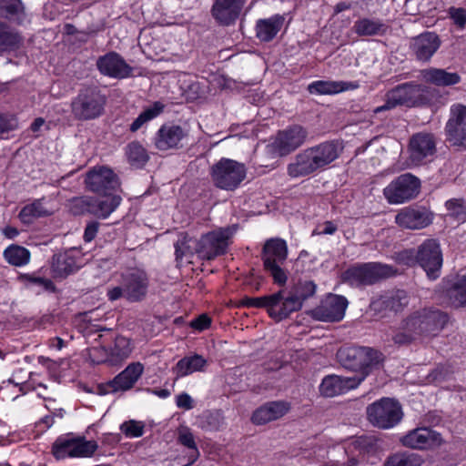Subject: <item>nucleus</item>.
<instances>
[{"instance_id": "1", "label": "nucleus", "mask_w": 466, "mask_h": 466, "mask_svg": "<svg viewBox=\"0 0 466 466\" xmlns=\"http://www.w3.org/2000/svg\"><path fill=\"white\" fill-rule=\"evenodd\" d=\"M337 358L340 365L356 374L350 378L366 377L383 367L385 357L382 352L369 347H347L339 350Z\"/></svg>"}, {"instance_id": "2", "label": "nucleus", "mask_w": 466, "mask_h": 466, "mask_svg": "<svg viewBox=\"0 0 466 466\" xmlns=\"http://www.w3.org/2000/svg\"><path fill=\"white\" fill-rule=\"evenodd\" d=\"M435 91L434 88L413 82L399 85L386 94L384 105L376 107L374 113L390 110L398 106L413 107L431 105L434 101Z\"/></svg>"}, {"instance_id": "3", "label": "nucleus", "mask_w": 466, "mask_h": 466, "mask_svg": "<svg viewBox=\"0 0 466 466\" xmlns=\"http://www.w3.org/2000/svg\"><path fill=\"white\" fill-rule=\"evenodd\" d=\"M398 274V268L391 265L380 262L357 263L343 271L341 279L351 287L360 288L374 285Z\"/></svg>"}, {"instance_id": "4", "label": "nucleus", "mask_w": 466, "mask_h": 466, "mask_svg": "<svg viewBox=\"0 0 466 466\" xmlns=\"http://www.w3.org/2000/svg\"><path fill=\"white\" fill-rule=\"evenodd\" d=\"M106 101V96L98 86H83L71 101V114L78 121L96 119L105 113Z\"/></svg>"}, {"instance_id": "5", "label": "nucleus", "mask_w": 466, "mask_h": 466, "mask_svg": "<svg viewBox=\"0 0 466 466\" xmlns=\"http://www.w3.org/2000/svg\"><path fill=\"white\" fill-rule=\"evenodd\" d=\"M148 276L139 268H131L120 275L119 285L107 289L110 301L125 298L129 302L142 301L147 294Z\"/></svg>"}, {"instance_id": "6", "label": "nucleus", "mask_w": 466, "mask_h": 466, "mask_svg": "<svg viewBox=\"0 0 466 466\" xmlns=\"http://www.w3.org/2000/svg\"><path fill=\"white\" fill-rule=\"evenodd\" d=\"M420 339L437 336L449 322V315L434 307L415 310L407 316Z\"/></svg>"}, {"instance_id": "7", "label": "nucleus", "mask_w": 466, "mask_h": 466, "mask_svg": "<svg viewBox=\"0 0 466 466\" xmlns=\"http://www.w3.org/2000/svg\"><path fill=\"white\" fill-rule=\"evenodd\" d=\"M287 257L288 246L285 240L270 238L264 244L261 255L264 268L279 286H284L288 280V275L282 268Z\"/></svg>"}, {"instance_id": "8", "label": "nucleus", "mask_w": 466, "mask_h": 466, "mask_svg": "<svg viewBox=\"0 0 466 466\" xmlns=\"http://www.w3.org/2000/svg\"><path fill=\"white\" fill-rule=\"evenodd\" d=\"M210 177L215 187L219 189L233 191L245 179V165L236 160L222 157L210 167Z\"/></svg>"}, {"instance_id": "9", "label": "nucleus", "mask_w": 466, "mask_h": 466, "mask_svg": "<svg viewBox=\"0 0 466 466\" xmlns=\"http://www.w3.org/2000/svg\"><path fill=\"white\" fill-rule=\"evenodd\" d=\"M237 226L220 228L201 236L197 242L196 253L202 259L213 260L227 253Z\"/></svg>"}, {"instance_id": "10", "label": "nucleus", "mask_w": 466, "mask_h": 466, "mask_svg": "<svg viewBox=\"0 0 466 466\" xmlns=\"http://www.w3.org/2000/svg\"><path fill=\"white\" fill-rule=\"evenodd\" d=\"M366 414L371 425L383 430L396 426L403 416L399 401L390 398H381L368 405Z\"/></svg>"}, {"instance_id": "11", "label": "nucleus", "mask_w": 466, "mask_h": 466, "mask_svg": "<svg viewBox=\"0 0 466 466\" xmlns=\"http://www.w3.org/2000/svg\"><path fill=\"white\" fill-rule=\"evenodd\" d=\"M95 441H86L85 437H75L73 434L58 437L52 446V453L57 460L66 457H91L97 450Z\"/></svg>"}, {"instance_id": "12", "label": "nucleus", "mask_w": 466, "mask_h": 466, "mask_svg": "<svg viewBox=\"0 0 466 466\" xmlns=\"http://www.w3.org/2000/svg\"><path fill=\"white\" fill-rule=\"evenodd\" d=\"M317 285L311 280H299L289 289L279 290L283 319L301 309L303 302L316 293Z\"/></svg>"}, {"instance_id": "13", "label": "nucleus", "mask_w": 466, "mask_h": 466, "mask_svg": "<svg viewBox=\"0 0 466 466\" xmlns=\"http://www.w3.org/2000/svg\"><path fill=\"white\" fill-rule=\"evenodd\" d=\"M420 188V179L410 173H405L392 180L383 190L390 204L409 201L418 196Z\"/></svg>"}, {"instance_id": "14", "label": "nucleus", "mask_w": 466, "mask_h": 466, "mask_svg": "<svg viewBox=\"0 0 466 466\" xmlns=\"http://www.w3.org/2000/svg\"><path fill=\"white\" fill-rule=\"evenodd\" d=\"M101 198H81L75 200L77 213H89L99 218H106L120 205L121 197L115 194H100Z\"/></svg>"}, {"instance_id": "15", "label": "nucleus", "mask_w": 466, "mask_h": 466, "mask_svg": "<svg viewBox=\"0 0 466 466\" xmlns=\"http://www.w3.org/2000/svg\"><path fill=\"white\" fill-rule=\"evenodd\" d=\"M417 263L424 269L429 279L434 280L441 275L442 253L437 240L429 238L416 250Z\"/></svg>"}, {"instance_id": "16", "label": "nucleus", "mask_w": 466, "mask_h": 466, "mask_svg": "<svg viewBox=\"0 0 466 466\" xmlns=\"http://www.w3.org/2000/svg\"><path fill=\"white\" fill-rule=\"evenodd\" d=\"M446 141L452 147L466 149V106H451L445 126Z\"/></svg>"}, {"instance_id": "17", "label": "nucleus", "mask_w": 466, "mask_h": 466, "mask_svg": "<svg viewBox=\"0 0 466 466\" xmlns=\"http://www.w3.org/2000/svg\"><path fill=\"white\" fill-rule=\"evenodd\" d=\"M348 299L341 296L329 293L320 304L310 311V316L319 321H340L348 307Z\"/></svg>"}, {"instance_id": "18", "label": "nucleus", "mask_w": 466, "mask_h": 466, "mask_svg": "<svg viewBox=\"0 0 466 466\" xmlns=\"http://www.w3.org/2000/svg\"><path fill=\"white\" fill-rule=\"evenodd\" d=\"M86 187L98 195L116 192L120 187L116 174L109 167H94L86 174Z\"/></svg>"}, {"instance_id": "19", "label": "nucleus", "mask_w": 466, "mask_h": 466, "mask_svg": "<svg viewBox=\"0 0 466 466\" xmlns=\"http://www.w3.org/2000/svg\"><path fill=\"white\" fill-rule=\"evenodd\" d=\"M308 135V130L302 126L292 125L277 133L272 146L279 156H287L301 147Z\"/></svg>"}, {"instance_id": "20", "label": "nucleus", "mask_w": 466, "mask_h": 466, "mask_svg": "<svg viewBox=\"0 0 466 466\" xmlns=\"http://www.w3.org/2000/svg\"><path fill=\"white\" fill-rule=\"evenodd\" d=\"M434 215L426 207L410 205L401 208L395 217V222L407 229H422L432 223Z\"/></svg>"}, {"instance_id": "21", "label": "nucleus", "mask_w": 466, "mask_h": 466, "mask_svg": "<svg viewBox=\"0 0 466 466\" xmlns=\"http://www.w3.org/2000/svg\"><path fill=\"white\" fill-rule=\"evenodd\" d=\"M410 160L414 166H420L431 161L436 153V140L432 134H414L409 144Z\"/></svg>"}, {"instance_id": "22", "label": "nucleus", "mask_w": 466, "mask_h": 466, "mask_svg": "<svg viewBox=\"0 0 466 466\" xmlns=\"http://www.w3.org/2000/svg\"><path fill=\"white\" fill-rule=\"evenodd\" d=\"M441 45V40L434 32H424L410 41L412 56L420 62H429Z\"/></svg>"}, {"instance_id": "23", "label": "nucleus", "mask_w": 466, "mask_h": 466, "mask_svg": "<svg viewBox=\"0 0 466 466\" xmlns=\"http://www.w3.org/2000/svg\"><path fill=\"white\" fill-rule=\"evenodd\" d=\"M99 72L106 76L123 79L132 75L133 68L116 52H109L96 61Z\"/></svg>"}, {"instance_id": "24", "label": "nucleus", "mask_w": 466, "mask_h": 466, "mask_svg": "<svg viewBox=\"0 0 466 466\" xmlns=\"http://www.w3.org/2000/svg\"><path fill=\"white\" fill-rule=\"evenodd\" d=\"M362 381L363 377L359 379L336 374L328 375L323 378L319 385V392L324 397H335L356 389Z\"/></svg>"}, {"instance_id": "25", "label": "nucleus", "mask_w": 466, "mask_h": 466, "mask_svg": "<svg viewBox=\"0 0 466 466\" xmlns=\"http://www.w3.org/2000/svg\"><path fill=\"white\" fill-rule=\"evenodd\" d=\"M187 137V132L177 125L165 124L157 130L154 144L158 150L177 149L183 147L182 140Z\"/></svg>"}, {"instance_id": "26", "label": "nucleus", "mask_w": 466, "mask_h": 466, "mask_svg": "<svg viewBox=\"0 0 466 466\" xmlns=\"http://www.w3.org/2000/svg\"><path fill=\"white\" fill-rule=\"evenodd\" d=\"M401 442L406 447L423 450L440 446L441 437L440 433L429 428H418L403 436Z\"/></svg>"}, {"instance_id": "27", "label": "nucleus", "mask_w": 466, "mask_h": 466, "mask_svg": "<svg viewBox=\"0 0 466 466\" xmlns=\"http://www.w3.org/2000/svg\"><path fill=\"white\" fill-rule=\"evenodd\" d=\"M409 304V296L405 290L397 289L387 291L374 299L370 309L375 312L401 311Z\"/></svg>"}, {"instance_id": "28", "label": "nucleus", "mask_w": 466, "mask_h": 466, "mask_svg": "<svg viewBox=\"0 0 466 466\" xmlns=\"http://www.w3.org/2000/svg\"><path fill=\"white\" fill-rule=\"evenodd\" d=\"M245 0H215L211 13L222 25H229L238 17Z\"/></svg>"}, {"instance_id": "29", "label": "nucleus", "mask_w": 466, "mask_h": 466, "mask_svg": "<svg viewBox=\"0 0 466 466\" xmlns=\"http://www.w3.org/2000/svg\"><path fill=\"white\" fill-rule=\"evenodd\" d=\"M289 410L290 405L287 401H268L253 412L251 420L256 425H264L282 418Z\"/></svg>"}, {"instance_id": "30", "label": "nucleus", "mask_w": 466, "mask_h": 466, "mask_svg": "<svg viewBox=\"0 0 466 466\" xmlns=\"http://www.w3.org/2000/svg\"><path fill=\"white\" fill-rule=\"evenodd\" d=\"M319 169L312 150L309 147L299 153L288 166V174L292 177H305Z\"/></svg>"}, {"instance_id": "31", "label": "nucleus", "mask_w": 466, "mask_h": 466, "mask_svg": "<svg viewBox=\"0 0 466 466\" xmlns=\"http://www.w3.org/2000/svg\"><path fill=\"white\" fill-rule=\"evenodd\" d=\"M143 370L144 367L141 363H131L109 381L107 385L111 388V391L113 392L130 390L140 378Z\"/></svg>"}, {"instance_id": "32", "label": "nucleus", "mask_w": 466, "mask_h": 466, "mask_svg": "<svg viewBox=\"0 0 466 466\" xmlns=\"http://www.w3.org/2000/svg\"><path fill=\"white\" fill-rule=\"evenodd\" d=\"M309 148L312 150L319 169L337 159L342 150L339 143L335 140L326 141Z\"/></svg>"}, {"instance_id": "33", "label": "nucleus", "mask_w": 466, "mask_h": 466, "mask_svg": "<svg viewBox=\"0 0 466 466\" xmlns=\"http://www.w3.org/2000/svg\"><path fill=\"white\" fill-rule=\"evenodd\" d=\"M284 17L279 15H273L267 19H259L256 25V35L263 42L271 41L280 31Z\"/></svg>"}, {"instance_id": "34", "label": "nucleus", "mask_w": 466, "mask_h": 466, "mask_svg": "<svg viewBox=\"0 0 466 466\" xmlns=\"http://www.w3.org/2000/svg\"><path fill=\"white\" fill-rule=\"evenodd\" d=\"M51 268L55 277L65 278L74 273L78 266L72 252L66 251L52 257Z\"/></svg>"}, {"instance_id": "35", "label": "nucleus", "mask_w": 466, "mask_h": 466, "mask_svg": "<svg viewBox=\"0 0 466 466\" xmlns=\"http://www.w3.org/2000/svg\"><path fill=\"white\" fill-rule=\"evenodd\" d=\"M359 85L355 82L323 81L319 80L308 86L310 94L333 95L349 89H356Z\"/></svg>"}, {"instance_id": "36", "label": "nucleus", "mask_w": 466, "mask_h": 466, "mask_svg": "<svg viewBox=\"0 0 466 466\" xmlns=\"http://www.w3.org/2000/svg\"><path fill=\"white\" fill-rule=\"evenodd\" d=\"M424 79L438 86H450L461 82V76L456 72H447L441 68H429L422 72Z\"/></svg>"}, {"instance_id": "37", "label": "nucleus", "mask_w": 466, "mask_h": 466, "mask_svg": "<svg viewBox=\"0 0 466 466\" xmlns=\"http://www.w3.org/2000/svg\"><path fill=\"white\" fill-rule=\"evenodd\" d=\"M387 30L388 25L378 18H360L353 25V31L359 36L383 35Z\"/></svg>"}, {"instance_id": "38", "label": "nucleus", "mask_w": 466, "mask_h": 466, "mask_svg": "<svg viewBox=\"0 0 466 466\" xmlns=\"http://www.w3.org/2000/svg\"><path fill=\"white\" fill-rule=\"evenodd\" d=\"M0 16L17 25L23 24L26 19L24 4L21 0H0Z\"/></svg>"}, {"instance_id": "39", "label": "nucleus", "mask_w": 466, "mask_h": 466, "mask_svg": "<svg viewBox=\"0 0 466 466\" xmlns=\"http://www.w3.org/2000/svg\"><path fill=\"white\" fill-rule=\"evenodd\" d=\"M252 308H264L268 315L277 321L283 320V315L280 314L282 309L279 291L271 295L253 298Z\"/></svg>"}, {"instance_id": "40", "label": "nucleus", "mask_w": 466, "mask_h": 466, "mask_svg": "<svg viewBox=\"0 0 466 466\" xmlns=\"http://www.w3.org/2000/svg\"><path fill=\"white\" fill-rule=\"evenodd\" d=\"M413 328L410 326V322L406 317L401 320L400 327L392 331L391 340L398 347L409 346L417 340L420 339Z\"/></svg>"}, {"instance_id": "41", "label": "nucleus", "mask_w": 466, "mask_h": 466, "mask_svg": "<svg viewBox=\"0 0 466 466\" xmlns=\"http://www.w3.org/2000/svg\"><path fill=\"white\" fill-rule=\"evenodd\" d=\"M207 360L198 354L184 357L177 363L174 372L177 377H184L196 371H202Z\"/></svg>"}, {"instance_id": "42", "label": "nucleus", "mask_w": 466, "mask_h": 466, "mask_svg": "<svg viewBox=\"0 0 466 466\" xmlns=\"http://www.w3.org/2000/svg\"><path fill=\"white\" fill-rule=\"evenodd\" d=\"M131 351L130 340L124 336H117L115 339L114 346L110 349V353L104 361L110 365H116L126 360Z\"/></svg>"}, {"instance_id": "43", "label": "nucleus", "mask_w": 466, "mask_h": 466, "mask_svg": "<svg viewBox=\"0 0 466 466\" xmlns=\"http://www.w3.org/2000/svg\"><path fill=\"white\" fill-rule=\"evenodd\" d=\"M423 461V458L418 453L396 452L386 459L384 466H421Z\"/></svg>"}, {"instance_id": "44", "label": "nucleus", "mask_w": 466, "mask_h": 466, "mask_svg": "<svg viewBox=\"0 0 466 466\" xmlns=\"http://www.w3.org/2000/svg\"><path fill=\"white\" fill-rule=\"evenodd\" d=\"M447 297L454 307L466 306V277H459L446 290Z\"/></svg>"}, {"instance_id": "45", "label": "nucleus", "mask_w": 466, "mask_h": 466, "mask_svg": "<svg viewBox=\"0 0 466 466\" xmlns=\"http://www.w3.org/2000/svg\"><path fill=\"white\" fill-rule=\"evenodd\" d=\"M5 259L11 265L22 267L30 260V251L19 245H10L4 251Z\"/></svg>"}, {"instance_id": "46", "label": "nucleus", "mask_w": 466, "mask_h": 466, "mask_svg": "<svg viewBox=\"0 0 466 466\" xmlns=\"http://www.w3.org/2000/svg\"><path fill=\"white\" fill-rule=\"evenodd\" d=\"M197 239H193L187 233L183 232L178 236V239L175 242L176 259L180 260L183 257L192 256L196 253Z\"/></svg>"}, {"instance_id": "47", "label": "nucleus", "mask_w": 466, "mask_h": 466, "mask_svg": "<svg viewBox=\"0 0 466 466\" xmlns=\"http://www.w3.org/2000/svg\"><path fill=\"white\" fill-rule=\"evenodd\" d=\"M164 107L165 106L161 102L157 101L146 108L130 125V131H137L143 125L159 116L163 112Z\"/></svg>"}, {"instance_id": "48", "label": "nucleus", "mask_w": 466, "mask_h": 466, "mask_svg": "<svg viewBox=\"0 0 466 466\" xmlns=\"http://www.w3.org/2000/svg\"><path fill=\"white\" fill-rule=\"evenodd\" d=\"M127 155L129 162L137 167L144 166L149 159L147 150L138 142H131L128 144Z\"/></svg>"}, {"instance_id": "49", "label": "nucleus", "mask_w": 466, "mask_h": 466, "mask_svg": "<svg viewBox=\"0 0 466 466\" xmlns=\"http://www.w3.org/2000/svg\"><path fill=\"white\" fill-rule=\"evenodd\" d=\"M177 441L183 446L188 448L191 451L189 455L190 465L198 459L199 452L197 448L195 438L190 430L187 427L181 428L178 431Z\"/></svg>"}, {"instance_id": "50", "label": "nucleus", "mask_w": 466, "mask_h": 466, "mask_svg": "<svg viewBox=\"0 0 466 466\" xmlns=\"http://www.w3.org/2000/svg\"><path fill=\"white\" fill-rule=\"evenodd\" d=\"M198 426L206 431L219 430L222 425V418L218 412L205 411L198 420Z\"/></svg>"}, {"instance_id": "51", "label": "nucleus", "mask_w": 466, "mask_h": 466, "mask_svg": "<svg viewBox=\"0 0 466 466\" xmlns=\"http://www.w3.org/2000/svg\"><path fill=\"white\" fill-rule=\"evenodd\" d=\"M47 215L48 212L40 200H35L32 204L25 206L19 213L20 218L25 222H29L31 218H40Z\"/></svg>"}, {"instance_id": "52", "label": "nucleus", "mask_w": 466, "mask_h": 466, "mask_svg": "<svg viewBox=\"0 0 466 466\" xmlns=\"http://www.w3.org/2000/svg\"><path fill=\"white\" fill-rule=\"evenodd\" d=\"M448 210V215L460 219L464 220L466 217V203L462 198H452L445 203Z\"/></svg>"}, {"instance_id": "53", "label": "nucleus", "mask_w": 466, "mask_h": 466, "mask_svg": "<svg viewBox=\"0 0 466 466\" xmlns=\"http://www.w3.org/2000/svg\"><path fill=\"white\" fill-rule=\"evenodd\" d=\"M20 40L16 33L0 29V52L16 48Z\"/></svg>"}, {"instance_id": "54", "label": "nucleus", "mask_w": 466, "mask_h": 466, "mask_svg": "<svg viewBox=\"0 0 466 466\" xmlns=\"http://www.w3.org/2000/svg\"><path fill=\"white\" fill-rule=\"evenodd\" d=\"M453 25L459 29L466 28V9L462 7L451 6L447 11Z\"/></svg>"}, {"instance_id": "55", "label": "nucleus", "mask_w": 466, "mask_h": 466, "mask_svg": "<svg viewBox=\"0 0 466 466\" xmlns=\"http://www.w3.org/2000/svg\"><path fill=\"white\" fill-rule=\"evenodd\" d=\"M122 432L129 438L140 437L144 433V425L136 420L124 422L120 427Z\"/></svg>"}, {"instance_id": "56", "label": "nucleus", "mask_w": 466, "mask_h": 466, "mask_svg": "<svg viewBox=\"0 0 466 466\" xmlns=\"http://www.w3.org/2000/svg\"><path fill=\"white\" fill-rule=\"evenodd\" d=\"M354 449L358 450L360 453L371 451L375 447V441L369 436H360L352 441Z\"/></svg>"}, {"instance_id": "57", "label": "nucleus", "mask_w": 466, "mask_h": 466, "mask_svg": "<svg viewBox=\"0 0 466 466\" xmlns=\"http://www.w3.org/2000/svg\"><path fill=\"white\" fill-rule=\"evenodd\" d=\"M27 280L29 283L41 287L44 290L54 292L56 290V286L52 280L49 279L42 278V277H34L28 276Z\"/></svg>"}, {"instance_id": "58", "label": "nucleus", "mask_w": 466, "mask_h": 466, "mask_svg": "<svg viewBox=\"0 0 466 466\" xmlns=\"http://www.w3.org/2000/svg\"><path fill=\"white\" fill-rule=\"evenodd\" d=\"M99 228V223L97 221H91L87 223L84 231V240L86 242H91L96 236Z\"/></svg>"}, {"instance_id": "59", "label": "nucleus", "mask_w": 466, "mask_h": 466, "mask_svg": "<svg viewBox=\"0 0 466 466\" xmlns=\"http://www.w3.org/2000/svg\"><path fill=\"white\" fill-rule=\"evenodd\" d=\"M210 323H211L210 318L208 317L206 314H202V315L198 316V318L194 319L191 321L190 326L195 329L202 331V330L208 329L209 327Z\"/></svg>"}, {"instance_id": "60", "label": "nucleus", "mask_w": 466, "mask_h": 466, "mask_svg": "<svg viewBox=\"0 0 466 466\" xmlns=\"http://www.w3.org/2000/svg\"><path fill=\"white\" fill-rule=\"evenodd\" d=\"M398 260L405 265H413L417 263L416 258V250L414 249H406L402 252L399 253Z\"/></svg>"}, {"instance_id": "61", "label": "nucleus", "mask_w": 466, "mask_h": 466, "mask_svg": "<svg viewBox=\"0 0 466 466\" xmlns=\"http://www.w3.org/2000/svg\"><path fill=\"white\" fill-rule=\"evenodd\" d=\"M177 406L184 410H191L193 408V400L186 392H183L177 396L176 400Z\"/></svg>"}, {"instance_id": "62", "label": "nucleus", "mask_w": 466, "mask_h": 466, "mask_svg": "<svg viewBox=\"0 0 466 466\" xmlns=\"http://www.w3.org/2000/svg\"><path fill=\"white\" fill-rule=\"evenodd\" d=\"M337 231V226L332 221H326L318 234L332 235Z\"/></svg>"}, {"instance_id": "63", "label": "nucleus", "mask_w": 466, "mask_h": 466, "mask_svg": "<svg viewBox=\"0 0 466 466\" xmlns=\"http://www.w3.org/2000/svg\"><path fill=\"white\" fill-rule=\"evenodd\" d=\"M12 123L0 114V134L13 129Z\"/></svg>"}, {"instance_id": "64", "label": "nucleus", "mask_w": 466, "mask_h": 466, "mask_svg": "<svg viewBox=\"0 0 466 466\" xmlns=\"http://www.w3.org/2000/svg\"><path fill=\"white\" fill-rule=\"evenodd\" d=\"M4 235L8 238H14L18 235V230L13 227H6L3 229Z\"/></svg>"}]
</instances>
